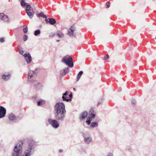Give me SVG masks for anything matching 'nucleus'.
Returning a JSON list of instances; mask_svg holds the SVG:
<instances>
[{
    "label": "nucleus",
    "mask_w": 156,
    "mask_h": 156,
    "mask_svg": "<svg viewBox=\"0 0 156 156\" xmlns=\"http://www.w3.org/2000/svg\"><path fill=\"white\" fill-rule=\"evenodd\" d=\"M57 35L59 38H62L64 36V34L60 31L57 32Z\"/></svg>",
    "instance_id": "4be33fe9"
},
{
    "label": "nucleus",
    "mask_w": 156,
    "mask_h": 156,
    "mask_svg": "<svg viewBox=\"0 0 156 156\" xmlns=\"http://www.w3.org/2000/svg\"><path fill=\"white\" fill-rule=\"evenodd\" d=\"M24 52V51L23 50H21L20 51V53L21 54V55H23V54Z\"/></svg>",
    "instance_id": "473e14b6"
},
{
    "label": "nucleus",
    "mask_w": 156,
    "mask_h": 156,
    "mask_svg": "<svg viewBox=\"0 0 156 156\" xmlns=\"http://www.w3.org/2000/svg\"><path fill=\"white\" fill-rule=\"evenodd\" d=\"M45 20L46 22H48L51 25H54L56 22V20L53 18H48V19H46Z\"/></svg>",
    "instance_id": "f8f14e48"
},
{
    "label": "nucleus",
    "mask_w": 156,
    "mask_h": 156,
    "mask_svg": "<svg viewBox=\"0 0 156 156\" xmlns=\"http://www.w3.org/2000/svg\"><path fill=\"white\" fill-rule=\"evenodd\" d=\"M92 139L90 137H85L84 140L85 143L88 144L91 142Z\"/></svg>",
    "instance_id": "2eb2a0df"
},
{
    "label": "nucleus",
    "mask_w": 156,
    "mask_h": 156,
    "mask_svg": "<svg viewBox=\"0 0 156 156\" xmlns=\"http://www.w3.org/2000/svg\"><path fill=\"white\" fill-rule=\"evenodd\" d=\"M75 28L73 27H71L68 30V34L70 36H75V35L74 34V31Z\"/></svg>",
    "instance_id": "9b49d317"
},
{
    "label": "nucleus",
    "mask_w": 156,
    "mask_h": 156,
    "mask_svg": "<svg viewBox=\"0 0 156 156\" xmlns=\"http://www.w3.org/2000/svg\"><path fill=\"white\" fill-rule=\"evenodd\" d=\"M73 90H75V88H73Z\"/></svg>",
    "instance_id": "a19ab883"
},
{
    "label": "nucleus",
    "mask_w": 156,
    "mask_h": 156,
    "mask_svg": "<svg viewBox=\"0 0 156 156\" xmlns=\"http://www.w3.org/2000/svg\"><path fill=\"white\" fill-rule=\"evenodd\" d=\"M20 4L23 7H24L25 6H26L27 7H28V6L30 5L28 3L25 2V0H21Z\"/></svg>",
    "instance_id": "a211bd4d"
},
{
    "label": "nucleus",
    "mask_w": 156,
    "mask_h": 156,
    "mask_svg": "<svg viewBox=\"0 0 156 156\" xmlns=\"http://www.w3.org/2000/svg\"><path fill=\"white\" fill-rule=\"evenodd\" d=\"M22 143L16 144L14 147L13 151L12 153V156H21L22 154Z\"/></svg>",
    "instance_id": "20e7f679"
},
{
    "label": "nucleus",
    "mask_w": 156,
    "mask_h": 156,
    "mask_svg": "<svg viewBox=\"0 0 156 156\" xmlns=\"http://www.w3.org/2000/svg\"><path fill=\"white\" fill-rule=\"evenodd\" d=\"M37 69H36L35 71L30 70L29 72L28 75V81L31 83L33 84L35 87L39 89L40 84L34 79V78L37 75Z\"/></svg>",
    "instance_id": "f03ea898"
},
{
    "label": "nucleus",
    "mask_w": 156,
    "mask_h": 156,
    "mask_svg": "<svg viewBox=\"0 0 156 156\" xmlns=\"http://www.w3.org/2000/svg\"><path fill=\"white\" fill-rule=\"evenodd\" d=\"M9 119L10 121H14L16 119V116L14 115L12 113L9 114Z\"/></svg>",
    "instance_id": "4468645a"
},
{
    "label": "nucleus",
    "mask_w": 156,
    "mask_h": 156,
    "mask_svg": "<svg viewBox=\"0 0 156 156\" xmlns=\"http://www.w3.org/2000/svg\"><path fill=\"white\" fill-rule=\"evenodd\" d=\"M131 103L133 105H135L136 104V101L134 100H133L131 102Z\"/></svg>",
    "instance_id": "7c9ffc66"
},
{
    "label": "nucleus",
    "mask_w": 156,
    "mask_h": 156,
    "mask_svg": "<svg viewBox=\"0 0 156 156\" xmlns=\"http://www.w3.org/2000/svg\"><path fill=\"white\" fill-rule=\"evenodd\" d=\"M101 103V102H99L97 104V106H98Z\"/></svg>",
    "instance_id": "4c0bfd02"
},
{
    "label": "nucleus",
    "mask_w": 156,
    "mask_h": 156,
    "mask_svg": "<svg viewBox=\"0 0 156 156\" xmlns=\"http://www.w3.org/2000/svg\"><path fill=\"white\" fill-rule=\"evenodd\" d=\"M91 120V118H90V117H88L87 118V120L86 121V122L87 125H89L90 124Z\"/></svg>",
    "instance_id": "393cba45"
},
{
    "label": "nucleus",
    "mask_w": 156,
    "mask_h": 156,
    "mask_svg": "<svg viewBox=\"0 0 156 156\" xmlns=\"http://www.w3.org/2000/svg\"><path fill=\"white\" fill-rule=\"evenodd\" d=\"M41 33V32L40 30H35L34 32V34L35 36H38V35L40 34Z\"/></svg>",
    "instance_id": "a878e982"
},
{
    "label": "nucleus",
    "mask_w": 156,
    "mask_h": 156,
    "mask_svg": "<svg viewBox=\"0 0 156 156\" xmlns=\"http://www.w3.org/2000/svg\"><path fill=\"white\" fill-rule=\"evenodd\" d=\"M72 94H70V95H69V96L70 98H72Z\"/></svg>",
    "instance_id": "58836bf2"
},
{
    "label": "nucleus",
    "mask_w": 156,
    "mask_h": 156,
    "mask_svg": "<svg viewBox=\"0 0 156 156\" xmlns=\"http://www.w3.org/2000/svg\"><path fill=\"white\" fill-rule=\"evenodd\" d=\"M54 115L56 119L49 118L48 121L49 124L55 129L59 126L58 121L62 122L65 119L66 111L64 104L62 102H58L55 105Z\"/></svg>",
    "instance_id": "f257e3e1"
},
{
    "label": "nucleus",
    "mask_w": 156,
    "mask_h": 156,
    "mask_svg": "<svg viewBox=\"0 0 156 156\" xmlns=\"http://www.w3.org/2000/svg\"><path fill=\"white\" fill-rule=\"evenodd\" d=\"M63 151V150H62V149H60L59 150V152L60 153H62V152Z\"/></svg>",
    "instance_id": "e433bc0d"
},
{
    "label": "nucleus",
    "mask_w": 156,
    "mask_h": 156,
    "mask_svg": "<svg viewBox=\"0 0 156 156\" xmlns=\"http://www.w3.org/2000/svg\"><path fill=\"white\" fill-rule=\"evenodd\" d=\"M23 31L24 33L26 34L28 31V28L27 26H23Z\"/></svg>",
    "instance_id": "b1692460"
},
{
    "label": "nucleus",
    "mask_w": 156,
    "mask_h": 156,
    "mask_svg": "<svg viewBox=\"0 0 156 156\" xmlns=\"http://www.w3.org/2000/svg\"><path fill=\"white\" fill-rule=\"evenodd\" d=\"M45 103V101L44 100H41L37 102V105L40 106L44 104Z\"/></svg>",
    "instance_id": "5701e85b"
},
{
    "label": "nucleus",
    "mask_w": 156,
    "mask_h": 156,
    "mask_svg": "<svg viewBox=\"0 0 156 156\" xmlns=\"http://www.w3.org/2000/svg\"><path fill=\"white\" fill-rule=\"evenodd\" d=\"M109 55L108 54H106L104 58V60H106L109 58Z\"/></svg>",
    "instance_id": "c756f323"
},
{
    "label": "nucleus",
    "mask_w": 156,
    "mask_h": 156,
    "mask_svg": "<svg viewBox=\"0 0 156 156\" xmlns=\"http://www.w3.org/2000/svg\"><path fill=\"white\" fill-rule=\"evenodd\" d=\"M62 62L67 65L69 67H72L73 66V63L72 58L69 56L64 57L62 60Z\"/></svg>",
    "instance_id": "39448f33"
},
{
    "label": "nucleus",
    "mask_w": 156,
    "mask_h": 156,
    "mask_svg": "<svg viewBox=\"0 0 156 156\" xmlns=\"http://www.w3.org/2000/svg\"><path fill=\"white\" fill-rule=\"evenodd\" d=\"M55 35V34H54L51 33L50 34L49 36L52 37H53Z\"/></svg>",
    "instance_id": "c9c22d12"
},
{
    "label": "nucleus",
    "mask_w": 156,
    "mask_h": 156,
    "mask_svg": "<svg viewBox=\"0 0 156 156\" xmlns=\"http://www.w3.org/2000/svg\"><path fill=\"white\" fill-rule=\"evenodd\" d=\"M83 73V72L82 71H80L79 73L76 77V82H78L79 80Z\"/></svg>",
    "instance_id": "6ab92c4d"
},
{
    "label": "nucleus",
    "mask_w": 156,
    "mask_h": 156,
    "mask_svg": "<svg viewBox=\"0 0 156 156\" xmlns=\"http://www.w3.org/2000/svg\"><path fill=\"white\" fill-rule=\"evenodd\" d=\"M37 16L39 17H41L44 18H45L46 19H47V16L45 15H44L43 12H41L39 14H37Z\"/></svg>",
    "instance_id": "aec40b11"
},
{
    "label": "nucleus",
    "mask_w": 156,
    "mask_h": 156,
    "mask_svg": "<svg viewBox=\"0 0 156 156\" xmlns=\"http://www.w3.org/2000/svg\"><path fill=\"white\" fill-rule=\"evenodd\" d=\"M107 156H113V155L112 154L110 153L108 154L107 155Z\"/></svg>",
    "instance_id": "f704fd0d"
},
{
    "label": "nucleus",
    "mask_w": 156,
    "mask_h": 156,
    "mask_svg": "<svg viewBox=\"0 0 156 156\" xmlns=\"http://www.w3.org/2000/svg\"><path fill=\"white\" fill-rule=\"evenodd\" d=\"M27 38H28V37L27 36V35H25V34L24 35L23 37V40L24 41H26L27 40Z\"/></svg>",
    "instance_id": "c85d7f7f"
},
{
    "label": "nucleus",
    "mask_w": 156,
    "mask_h": 156,
    "mask_svg": "<svg viewBox=\"0 0 156 156\" xmlns=\"http://www.w3.org/2000/svg\"><path fill=\"white\" fill-rule=\"evenodd\" d=\"M59 40H56V41L57 42H58L59 41Z\"/></svg>",
    "instance_id": "ea45409f"
},
{
    "label": "nucleus",
    "mask_w": 156,
    "mask_h": 156,
    "mask_svg": "<svg viewBox=\"0 0 156 156\" xmlns=\"http://www.w3.org/2000/svg\"><path fill=\"white\" fill-rule=\"evenodd\" d=\"M0 19L5 22H8L9 21L8 16L3 13H0Z\"/></svg>",
    "instance_id": "1a4fd4ad"
},
{
    "label": "nucleus",
    "mask_w": 156,
    "mask_h": 156,
    "mask_svg": "<svg viewBox=\"0 0 156 156\" xmlns=\"http://www.w3.org/2000/svg\"><path fill=\"white\" fill-rule=\"evenodd\" d=\"M24 57L26 59V61L27 63H30L31 61V57L30 54L28 53H25L24 55Z\"/></svg>",
    "instance_id": "6e6552de"
},
{
    "label": "nucleus",
    "mask_w": 156,
    "mask_h": 156,
    "mask_svg": "<svg viewBox=\"0 0 156 156\" xmlns=\"http://www.w3.org/2000/svg\"><path fill=\"white\" fill-rule=\"evenodd\" d=\"M87 112L86 111H84L80 114L79 119L80 120H83L86 118L87 117Z\"/></svg>",
    "instance_id": "9d476101"
},
{
    "label": "nucleus",
    "mask_w": 156,
    "mask_h": 156,
    "mask_svg": "<svg viewBox=\"0 0 156 156\" xmlns=\"http://www.w3.org/2000/svg\"><path fill=\"white\" fill-rule=\"evenodd\" d=\"M60 74L62 76H64L66 75L65 73H64V70H60Z\"/></svg>",
    "instance_id": "bb28decb"
},
{
    "label": "nucleus",
    "mask_w": 156,
    "mask_h": 156,
    "mask_svg": "<svg viewBox=\"0 0 156 156\" xmlns=\"http://www.w3.org/2000/svg\"><path fill=\"white\" fill-rule=\"evenodd\" d=\"M64 73H65L66 74V73H68L69 71V68H66L64 70Z\"/></svg>",
    "instance_id": "cd10ccee"
},
{
    "label": "nucleus",
    "mask_w": 156,
    "mask_h": 156,
    "mask_svg": "<svg viewBox=\"0 0 156 156\" xmlns=\"http://www.w3.org/2000/svg\"><path fill=\"white\" fill-rule=\"evenodd\" d=\"M67 93L68 92L67 91H66L65 93L63 94L62 98L64 101H68L70 100H71V98L69 99L68 97H66V96L67 95Z\"/></svg>",
    "instance_id": "ddd939ff"
},
{
    "label": "nucleus",
    "mask_w": 156,
    "mask_h": 156,
    "mask_svg": "<svg viewBox=\"0 0 156 156\" xmlns=\"http://www.w3.org/2000/svg\"><path fill=\"white\" fill-rule=\"evenodd\" d=\"M98 124L97 122H94L91 123L90 126L91 128H94L98 126Z\"/></svg>",
    "instance_id": "412c9836"
},
{
    "label": "nucleus",
    "mask_w": 156,
    "mask_h": 156,
    "mask_svg": "<svg viewBox=\"0 0 156 156\" xmlns=\"http://www.w3.org/2000/svg\"><path fill=\"white\" fill-rule=\"evenodd\" d=\"M10 74H8L6 75L3 74L2 76V78L5 81H7L10 78Z\"/></svg>",
    "instance_id": "dca6fc26"
},
{
    "label": "nucleus",
    "mask_w": 156,
    "mask_h": 156,
    "mask_svg": "<svg viewBox=\"0 0 156 156\" xmlns=\"http://www.w3.org/2000/svg\"><path fill=\"white\" fill-rule=\"evenodd\" d=\"M90 118L94 119L95 117L96 116V113L94 112L93 109H91L90 111Z\"/></svg>",
    "instance_id": "f3484780"
},
{
    "label": "nucleus",
    "mask_w": 156,
    "mask_h": 156,
    "mask_svg": "<svg viewBox=\"0 0 156 156\" xmlns=\"http://www.w3.org/2000/svg\"><path fill=\"white\" fill-rule=\"evenodd\" d=\"M6 113V109L3 107L0 106V119L5 116Z\"/></svg>",
    "instance_id": "0eeeda50"
},
{
    "label": "nucleus",
    "mask_w": 156,
    "mask_h": 156,
    "mask_svg": "<svg viewBox=\"0 0 156 156\" xmlns=\"http://www.w3.org/2000/svg\"><path fill=\"white\" fill-rule=\"evenodd\" d=\"M5 40L4 38H0V42H3Z\"/></svg>",
    "instance_id": "2f4dec72"
},
{
    "label": "nucleus",
    "mask_w": 156,
    "mask_h": 156,
    "mask_svg": "<svg viewBox=\"0 0 156 156\" xmlns=\"http://www.w3.org/2000/svg\"><path fill=\"white\" fill-rule=\"evenodd\" d=\"M26 11L27 15L31 19L33 17L34 12L32 7L30 5L26 7Z\"/></svg>",
    "instance_id": "423d86ee"
},
{
    "label": "nucleus",
    "mask_w": 156,
    "mask_h": 156,
    "mask_svg": "<svg viewBox=\"0 0 156 156\" xmlns=\"http://www.w3.org/2000/svg\"><path fill=\"white\" fill-rule=\"evenodd\" d=\"M27 142L28 144V147L25 150L24 154L22 156H30L34 153L36 142L32 138L28 139Z\"/></svg>",
    "instance_id": "7ed1b4c3"
},
{
    "label": "nucleus",
    "mask_w": 156,
    "mask_h": 156,
    "mask_svg": "<svg viewBox=\"0 0 156 156\" xmlns=\"http://www.w3.org/2000/svg\"><path fill=\"white\" fill-rule=\"evenodd\" d=\"M106 5H107V8H108L109 7V6H110V4L109 2H107L106 3Z\"/></svg>",
    "instance_id": "72a5a7b5"
}]
</instances>
